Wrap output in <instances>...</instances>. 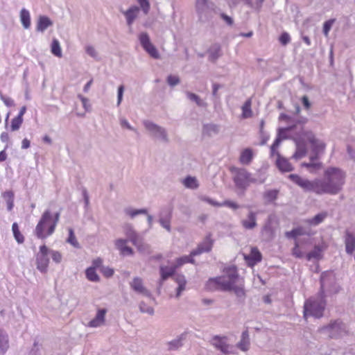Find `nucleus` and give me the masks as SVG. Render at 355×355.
Here are the masks:
<instances>
[{"label": "nucleus", "mask_w": 355, "mask_h": 355, "mask_svg": "<svg viewBox=\"0 0 355 355\" xmlns=\"http://www.w3.org/2000/svg\"><path fill=\"white\" fill-rule=\"evenodd\" d=\"M288 178L306 191H312L317 195H336L343 189L346 174L339 168L328 167L324 171L322 178L313 181L302 178L297 174H291Z\"/></svg>", "instance_id": "f257e3e1"}, {"label": "nucleus", "mask_w": 355, "mask_h": 355, "mask_svg": "<svg viewBox=\"0 0 355 355\" xmlns=\"http://www.w3.org/2000/svg\"><path fill=\"white\" fill-rule=\"evenodd\" d=\"M207 291H232L238 296L245 295L243 279L240 278L236 268L230 267L225 271V275L215 278H210L206 283Z\"/></svg>", "instance_id": "f03ea898"}, {"label": "nucleus", "mask_w": 355, "mask_h": 355, "mask_svg": "<svg viewBox=\"0 0 355 355\" xmlns=\"http://www.w3.org/2000/svg\"><path fill=\"white\" fill-rule=\"evenodd\" d=\"M60 220V213L54 215L49 210H46L42 215L35 229V236L40 239H45L51 236Z\"/></svg>", "instance_id": "7ed1b4c3"}, {"label": "nucleus", "mask_w": 355, "mask_h": 355, "mask_svg": "<svg viewBox=\"0 0 355 355\" xmlns=\"http://www.w3.org/2000/svg\"><path fill=\"white\" fill-rule=\"evenodd\" d=\"M302 139L311 144L312 151L315 154V157H311L310 162L302 163V166L307 168L311 173H313L314 171L320 169L322 166L321 163L316 159L318 155L324 151L326 145L324 142L317 139L311 132H304L302 134Z\"/></svg>", "instance_id": "20e7f679"}, {"label": "nucleus", "mask_w": 355, "mask_h": 355, "mask_svg": "<svg viewBox=\"0 0 355 355\" xmlns=\"http://www.w3.org/2000/svg\"><path fill=\"white\" fill-rule=\"evenodd\" d=\"M325 305L326 302L322 296L318 299H309L305 302L304 306V319L307 320L309 316H313L316 318H321L323 315Z\"/></svg>", "instance_id": "39448f33"}, {"label": "nucleus", "mask_w": 355, "mask_h": 355, "mask_svg": "<svg viewBox=\"0 0 355 355\" xmlns=\"http://www.w3.org/2000/svg\"><path fill=\"white\" fill-rule=\"evenodd\" d=\"M254 181L255 180L251 178L250 173L245 169L236 168L235 170L234 182L238 188L245 189L251 182H254Z\"/></svg>", "instance_id": "423d86ee"}, {"label": "nucleus", "mask_w": 355, "mask_h": 355, "mask_svg": "<svg viewBox=\"0 0 355 355\" xmlns=\"http://www.w3.org/2000/svg\"><path fill=\"white\" fill-rule=\"evenodd\" d=\"M140 43L145 51L153 58H159V54L155 46L150 42L148 35L141 33L139 37Z\"/></svg>", "instance_id": "0eeeda50"}, {"label": "nucleus", "mask_w": 355, "mask_h": 355, "mask_svg": "<svg viewBox=\"0 0 355 355\" xmlns=\"http://www.w3.org/2000/svg\"><path fill=\"white\" fill-rule=\"evenodd\" d=\"M243 258L250 267H254L262 259V254L257 247L251 248L249 254H244Z\"/></svg>", "instance_id": "6e6552de"}, {"label": "nucleus", "mask_w": 355, "mask_h": 355, "mask_svg": "<svg viewBox=\"0 0 355 355\" xmlns=\"http://www.w3.org/2000/svg\"><path fill=\"white\" fill-rule=\"evenodd\" d=\"M213 246V241L210 236H207L202 243L198 248L191 252V256H196L203 252H209Z\"/></svg>", "instance_id": "1a4fd4ad"}, {"label": "nucleus", "mask_w": 355, "mask_h": 355, "mask_svg": "<svg viewBox=\"0 0 355 355\" xmlns=\"http://www.w3.org/2000/svg\"><path fill=\"white\" fill-rule=\"evenodd\" d=\"M106 313V309H98L96 316L89 322V327H98L103 325L105 321Z\"/></svg>", "instance_id": "9d476101"}, {"label": "nucleus", "mask_w": 355, "mask_h": 355, "mask_svg": "<svg viewBox=\"0 0 355 355\" xmlns=\"http://www.w3.org/2000/svg\"><path fill=\"white\" fill-rule=\"evenodd\" d=\"M144 125L146 129H148L149 131L154 133L155 136L161 137L162 139L166 141V133L165 130L162 128L161 127L157 126V125L154 124L152 122L150 121H145Z\"/></svg>", "instance_id": "9b49d317"}, {"label": "nucleus", "mask_w": 355, "mask_h": 355, "mask_svg": "<svg viewBox=\"0 0 355 355\" xmlns=\"http://www.w3.org/2000/svg\"><path fill=\"white\" fill-rule=\"evenodd\" d=\"M254 157V151L250 148H245L241 151L239 162L243 165H248Z\"/></svg>", "instance_id": "f8f14e48"}, {"label": "nucleus", "mask_w": 355, "mask_h": 355, "mask_svg": "<svg viewBox=\"0 0 355 355\" xmlns=\"http://www.w3.org/2000/svg\"><path fill=\"white\" fill-rule=\"evenodd\" d=\"M131 288L137 293L144 295H149V291L145 288L143 281L139 277H135L130 283Z\"/></svg>", "instance_id": "ddd939ff"}, {"label": "nucleus", "mask_w": 355, "mask_h": 355, "mask_svg": "<svg viewBox=\"0 0 355 355\" xmlns=\"http://www.w3.org/2000/svg\"><path fill=\"white\" fill-rule=\"evenodd\" d=\"M225 340V337L221 338L219 336H215L213 338V345L220 349L222 352L229 354L231 352L230 350V346L226 343Z\"/></svg>", "instance_id": "4468645a"}, {"label": "nucleus", "mask_w": 355, "mask_h": 355, "mask_svg": "<svg viewBox=\"0 0 355 355\" xmlns=\"http://www.w3.org/2000/svg\"><path fill=\"white\" fill-rule=\"evenodd\" d=\"M128 241L125 239H117L115 245L122 255H132V249L127 245Z\"/></svg>", "instance_id": "2eb2a0df"}, {"label": "nucleus", "mask_w": 355, "mask_h": 355, "mask_svg": "<svg viewBox=\"0 0 355 355\" xmlns=\"http://www.w3.org/2000/svg\"><path fill=\"white\" fill-rule=\"evenodd\" d=\"M277 158L276 164L280 171L284 172H289L293 170L292 165L288 159L281 157L279 153H277Z\"/></svg>", "instance_id": "dca6fc26"}, {"label": "nucleus", "mask_w": 355, "mask_h": 355, "mask_svg": "<svg viewBox=\"0 0 355 355\" xmlns=\"http://www.w3.org/2000/svg\"><path fill=\"white\" fill-rule=\"evenodd\" d=\"M178 268L175 265L168 267V266H160V275H161V280L165 281L168 277H172Z\"/></svg>", "instance_id": "f3484780"}, {"label": "nucleus", "mask_w": 355, "mask_h": 355, "mask_svg": "<svg viewBox=\"0 0 355 355\" xmlns=\"http://www.w3.org/2000/svg\"><path fill=\"white\" fill-rule=\"evenodd\" d=\"M256 214L250 211L248 215V219L242 220L241 223L244 228L252 230L257 226Z\"/></svg>", "instance_id": "a211bd4d"}, {"label": "nucleus", "mask_w": 355, "mask_h": 355, "mask_svg": "<svg viewBox=\"0 0 355 355\" xmlns=\"http://www.w3.org/2000/svg\"><path fill=\"white\" fill-rule=\"evenodd\" d=\"M49 259L48 257L36 255L37 268L42 272H46L49 266Z\"/></svg>", "instance_id": "6ab92c4d"}, {"label": "nucleus", "mask_w": 355, "mask_h": 355, "mask_svg": "<svg viewBox=\"0 0 355 355\" xmlns=\"http://www.w3.org/2000/svg\"><path fill=\"white\" fill-rule=\"evenodd\" d=\"M173 279L178 284L176 297H179L182 292L186 289L187 281L183 275H177L173 277Z\"/></svg>", "instance_id": "aec40b11"}, {"label": "nucleus", "mask_w": 355, "mask_h": 355, "mask_svg": "<svg viewBox=\"0 0 355 355\" xmlns=\"http://www.w3.org/2000/svg\"><path fill=\"white\" fill-rule=\"evenodd\" d=\"M139 8L137 6H132L124 12V15L127 19V23L129 26L132 25L133 21L137 16Z\"/></svg>", "instance_id": "412c9836"}, {"label": "nucleus", "mask_w": 355, "mask_h": 355, "mask_svg": "<svg viewBox=\"0 0 355 355\" xmlns=\"http://www.w3.org/2000/svg\"><path fill=\"white\" fill-rule=\"evenodd\" d=\"M52 25V21L50 19L46 16L40 17L37 24V30L38 31L43 32L46 30L49 26Z\"/></svg>", "instance_id": "4be33fe9"}, {"label": "nucleus", "mask_w": 355, "mask_h": 355, "mask_svg": "<svg viewBox=\"0 0 355 355\" xmlns=\"http://www.w3.org/2000/svg\"><path fill=\"white\" fill-rule=\"evenodd\" d=\"M220 46L218 44L212 45L209 50V59L215 62L220 56Z\"/></svg>", "instance_id": "5701e85b"}, {"label": "nucleus", "mask_w": 355, "mask_h": 355, "mask_svg": "<svg viewBox=\"0 0 355 355\" xmlns=\"http://www.w3.org/2000/svg\"><path fill=\"white\" fill-rule=\"evenodd\" d=\"M252 105V100L251 98H248L243 105L241 110L242 114L241 116L243 119L250 118L252 116V110L251 109Z\"/></svg>", "instance_id": "b1692460"}, {"label": "nucleus", "mask_w": 355, "mask_h": 355, "mask_svg": "<svg viewBox=\"0 0 355 355\" xmlns=\"http://www.w3.org/2000/svg\"><path fill=\"white\" fill-rule=\"evenodd\" d=\"M279 195V190L277 189H270L266 191L263 197L267 203H270L277 200Z\"/></svg>", "instance_id": "393cba45"}, {"label": "nucleus", "mask_w": 355, "mask_h": 355, "mask_svg": "<svg viewBox=\"0 0 355 355\" xmlns=\"http://www.w3.org/2000/svg\"><path fill=\"white\" fill-rule=\"evenodd\" d=\"M327 216V214L326 212H322L311 218L306 220L305 223L311 225H318L321 223Z\"/></svg>", "instance_id": "a878e982"}, {"label": "nucleus", "mask_w": 355, "mask_h": 355, "mask_svg": "<svg viewBox=\"0 0 355 355\" xmlns=\"http://www.w3.org/2000/svg\"><path fill=\"white\" fill-rule=\"evenodd\" d=\"M323 248L319 245L314 247V249L306 254L307 260L310 261L313 259H320L322 257Z\"/></svg>", "instance_id": "bb28decb"}, {"label": "nucleus", "mask_w": 355, "mask_h": 355, "mask_svg": "<svg viewBox=\"0 0 355 355\" xmlns=\"http://www.w3.org/2000/svg\"><path fill=\"white\" fill-rule=\"evenodd\" d=\"M12 230L16 241L19 244L23 243L25 241V238L22 233L20 232L19 226L17 223H14L12 224Z\"/></svg>", "instance_id": "cd10ccee"}, {"label": "nucleus", "mask_w": 355, "mask_h": 355, "mask_svg": "<svg viewBox=\"0 0 355 355\" xmlns=\"http://www.w3.org/2000/svg\"><path fill=\"white\" fill-rule=\"evenodd\" d=\"M2 196L6 202L8 210L11 211L14 207V193L12 191H6Z\"/></svg>", "instance_id": "c85d7f7f"}, {"label": "nucleus", "mask_w": 355, "mask_h": 355, "mask_svg": "<svg viewBox=\"0 0 355 355\" xmlns=\"http://www.w3.org/2000/svg\"><path fill=\"white\" fill-rule=\"evenodd\" d=\"M20 19L23 26L25 28H28L31 26V17L29 12L23 8L20 12Z\"/></svg>", "instance_id": "c756f323"}, {"label": "nucleus", "mask_w": 355, "mask_h": 355, "mask_svg": "<svg viewBox=\"0 0 355 355\" xmlns=\"http://www.w3.org/2000/svg\"><path fill=\"white\" fill-rule=\"evenodd\" d=\"M182 182L187 188L193 189L198 187V181L194 177L188 176L183 180Z\"/></svg>", "instance_id": "7c9ffc66"}, {"label": "nucleus", "mask_w": 355, "mask_h": 355, "mask_svg": "<svg viewBox=\"0 0 355 355\" xmlns=\"http://www.w3.org/2000/svg\"><path fill=\"white\" fill-rule=\"evenodd\" d=\"M128 237L130 241L138 248L139 251L143 250L142 241L135 232H132L130 234Z\"/></svg>", "instance_id": "2f4dec72"}, {"label": "nucleus", "mask_w": 355, "mask_h": 355, "mask_svg": "<svg viewBox=\"0 0 355 355\" xmlns=\"http://www.w3.org/2000/svg\"><path fill=\"white\" fill-rule=\"evenodd\" d=\"M85 275L88 280L91 282H98L99 277L97 275L95 268L92 267L88 268L85 271Z\"/></svg>", "instance_id": "473e14b6"}, {"label": "nucleus", "mask_w": 355, "mask_h": 355, "mask_svg": "<svg viewBox=\"0 0 355 355\" xmlns=\"http://www.w3.org/2000/svg\"><path fill=\"white\" fill-rule=\"evenodd\" d=\"M51 53L58 57H62V51L60 43L57 39H53L51 43Z\"/></svg>", "instance_id": "72a5a7b5"}, {"label": "nucleus", "mask_w": 355, "mask_h": 355, "mask_svg": "<svg viewBox=\"0 0 355 355\" xmlns=\"http://www.w3.org/2000/svg\"><path fill=\"white\" fill-rule=\"evenodd\" d=\"M193 257L194 256H191V254H190L189 256H184L180 258H178L176 259L175 265L176 266L177 268H179L181 266H182L185 263H194V260L193 259Z\"/></svg>", "instance_id": "f704fd0d"}, {"label": "nucleus", "mask_w": 355, "mask_h": 355, "mask_svg": "<svg viewBox=\"0 0 355 355\" xmlns=\"http://www.w3.org/2000/svg\"><path fill=\"white\" fill-rule=\"evenodd\" d=\"M304 234V231L302 227H297L290 232H286V236L288 238L296 239L299 236Z\"/></svg>", "instance_id": "c9c22d12"}, {"label": "nucleus", "mask_w": 355, "mask_h": 355, "mask_svg": "<svg viewBox=\"0 0 355 355\" xmlns=\"http://www.w3.org/2000/svg\"><path fill=\"white\" fill-rule=\"evenodd\" d=\"M22 123H23V118H20L17 116H15L11 121L10 130L11 131L18 130L20 128Z\"/></svg>", "instance_id": "e433bc0d"}, {"label": "nucleus", "mask_w": 355, "mask_h": 355, "mask_svg": "<svg viewBox=\"0 0 355 355\" xmlns=\"http://www.w3.org/2000/svg\"><path fill=\"white\" fill-rule=\"evenodd\" d=\"M69 236L67 241L75 248H79V243L76 239L72 228H69Z\"/></svg>", "instance_id": "4c0bfd02"}, {"label": "nucleus", "mask_w": 355, "mask_h": 355, "mask_svg": "<svg viewBox=\"0 0 355 355\" xmlns=\"http://www.w3.org/2000/svg\"><path fill=\"white\" fill-rule=\"evenodd\" d=\"M304 252L300 247L298 241L295 240V246L292 249V255L296 258H302L304 257Z\"/></svg>", "instance_id": "58836bf2"}, {"label": "nucleus", "mask_w": 355, "mask_h": 355, "mask_svg": "<svg viewBox=\"0 0 355 355\" xmlns=\"http://www.w3.org/2000/svg\"><path fill=\"white\" fill-rule=\"evenodd\" d=\"M306 154V148L304 146L301 145L300 143L297 144V148L293 157L295 159H301Z\"/></svg>", "instance_id": "ea45409f"}, {"label": "nucleus", "mask_w": 355, "mask_h": 355, "mask_svg": "<svg viewBox=\"0 0 355 355\" xmlns=\"http://www.w3.org/2000/svg\"><path fill=\"white\" fill-rule=\"evenodd\" d=\"M8 348V336L0 333V349L3 352H5Z\"/></svg>", "instance_id": "a19ab883"}, {"label": "nucleus", "mask_w": 355, "mask_h": 355, "mask_svg": "<svg viewBox=\"0 0 355 355\" xmlns=\"http://www.w3.org/2000/svg\"><path fill=\"white\" fill-rule=\"evenodd\" d=\"M335 21H336L335 19H331L326 21L324 23L322 31H323V33L325 37H327L329 36V33Z\"/></svg>", "instance_id": "79ce46f5"}, {"label": "nucleus", "mask_w": 355, "mask_h": 355, "mask_svg": "<svg viewBox=\"0 0 355 355\" xmlns=\"http://www.w3.org/2000/svg\"><path fill=\"white\" fill-rule=\"evenodd\" d=\"M204 132L208 135H211L212 133H218V126L214 124L205 125Z\"/></svg>", "instance_id": "37998d69"}, {"label": "nucleus", "mask_w": 355, "mask_h": 355, "mask_svg": "<svg viewBox=\"0 0 355 355\" xmlns=\"http://www.w3.org/2000/svg\"><path fill=\"white\" fill-rule=\"evenodd\" d=\"M208 0H197L196 3V8L198 13H201L207 6Z\"/></svg>", "instance_id": "c03bdc74"}, {"label": "nucleus", "mask_w": 355, "mask_h": 355, "mask_svg": "<svg viewBox=\"0 0 355 355\" xmlns=\"http://www.w3.org/2000/svg\"><path fill=\"white\" fill-rule=\"evenodd\" d=\"M237 347L242 351H247L250 347V340L241 339L240 342L237 344Z\"/></svg>", "instance_id": "a18cd8bd"}, {"label": "nucleus", "mask_w": 355, "mask_h": 355, "mask_svg": "<svg viewBox=\"0 0 355 355\" xmlns=\"http://www.w3.org/2000/svg\"><path fill=\"white\" fill-rule=\"evenodd\" d=\"M126 213L131 218H133L135 216H137V214H147V211L145 209H129L126 210Z\"/></svg>", "instance_id": "49530a36"}, {"label": "nucleus", "mask_w": 355, "mask_h": 355, "mask_svg": "<svg viewBox=\"0 0 355 355\" xmlns=\"http://www.w3.org/2000/svg\"><path fill=\"white\" fill-rule=\"evenodd\" d=\"M140 7L145 14H148L150 10V3L148 0H137Z\"/></svg>", "instance_id": "de8ad7c7"}, {"label": "nucleus", "mask_w": 355, "mask_h": 355, "mask_svg": "<svg viewBox=\"0 0 355 355\" xmlns=\"http://www.w3.org/2000/svg\"><path fill=\"white\" fill-rule=\"evenodd\" d=\"M279 40L282 45L285 46L290 42L291 37L288 33L284 32L279 36Z\"/></svg>", "instance_id": "09e8293b"}, {"label": "nucleus", "mask_w": 355, "mask_h": 355, "mask_svg": "<svg viewBox=\"0 0 355 355\" xmlns=\"http://www.w3.org/2000/svg\"><path fill=\"white\" fill-rule=\"evenodd\" d=\"M281 142V139L279 138H277L275 141L273 142L272 145L271 146L270 150H271V155L274 156L275 155H277V153H279L277 150L279 146V144Z\"/></svg>", "instance_id": "8fccbe9b"}, {"label": "nucleus", "mask_w": 355, "mask_h": 355, "mask_svg": "<svg viewBox=\"0 0 355 355\" xmlns=\"http://www.w3.org/2000/svg\"><path fill=\"white\" fill-rule=\"evenodd\" d=\"M167 82L171 86H175L179 83L180 80L178 76L170 75L167 78Z\"/></svg>", "instance_id": "3c124183"}, {"label": "nucleus", "mask_w": 355, "mask_h": 355, "mask_svg": "<svg viewBox=\"0 0 355 355\" xmlns=\"http://www.w3.org/2000/svg\"><path fill=\"white\" fill-rule=\"evenodd\" d=\"M187 96L189 97V98L190 100L195 101L198 105H202V101L200 99V98L196 94L191 93V92H188Z\"/></svg>", "instance_id": "603ef678"}, {"label": "nucleus", "mask_w": 355, "mask_h": 355, "mask_svg": "<svg viewBox=\"0 0 355 355\" xmlns=\"http://www.w3.org/2000/svg\"><path fill=\"white\" fill-rule=\"evenodd\" d=\"M51 257L53 261H55V263H60L62 260V255L58 251H52Z\"/></svg>", "instance_id": "864d4df0"}, {"label": "nucleus", "mask_w": 355, "mask_h": 355, "mask_svg": "<svg viewBox=\"0 0 355 355\" xmlns=\"http://www.w3.org/2000/svg\"><path fill=\"white\" fill-rule=\"evenodd\" d=\"M101 271L106 277H112L114 274V270L110 268H103Z\"/></svg>", "instance_id": "5fc2aeb1"}, {"label": "nucleus", "mask_w": 355, "mask_h": 355, "mask_svg": "<svg viewBox=\"0 0 355 355\" xmlns=\"http://www.w3.org/2000/svg\"><path fill=\"white\" fill-rule=\"evenodd\" d=\"M48 254L49 248L45 245H43L40 247V252L37 255L48 257Z\"/></svg>", "instance_id": "6e6d98bb"}, {"label": "nucleus", "mask_w": 355, "mask_h": 355, "mask_svg": "<svg viewBox=\"0 0 355 355\" xmlns=\"http://www.w3.org/2000/svg\"><path fill=\"white\" fill-rule=\"evenodd\" d=\"M223 206H227L233 209H236L239 208V205L236 202L230 200H226L223 202Z\"/></svg>", "instance_id": "4d7b16f0"}, {"label": "nucleus", "mask_w": 355, "mask_h": 355, "mask_svg": "<svg viewBox=\"0 0 355 355\" xmlns=\"http://www.w3.org/2000/svg\"><path fill=\"white\" fill-rule=\"evenodd\" d=\"M302 103L306 110H309L311 107V103L309 101V98L306 96L302 97Z\"/></svg>", "instance_id": "13d9d810"}, {"label": "nucleus", "mask_w": 355, "mask_h": 355, "mask_svg": "<svg viewBox=\"0 0 355 355\" xmlns=\"http://www.w3.org/2000/svg\"><path fill=\"white\" fill-rule=\"evenodd\" d=\"M169 345H170L171 349H174L178 348L180 346L182 345L181 340H180V339L175 340L170 343Z\"/></svg>", "instance_id": "bf43d9fd"}, {"label": "nucleus", "mask_w": 355, "mask_h": 355, "mask_svg": "<svg viewBox=\"0 0 355 355\" xmlns=\"http://www.w3.org/2000/svg\"><path fill=\"white\" fill-rule=\"evenodd\" d=\"M1 100L8 107L12 106L14 104L13 100L11 99L10 98H9V97H3V96H2L1 97Z\"/></svg>", "instance_id": "052dcab7"}, {"label": "nucleus", "mask_w": 355, "mask_h": 355, "mask_svg": "<svg viewBox=\"0 0 355 355\" xmlns=\"http://www.w3.org/2000/svg\"><path fill=\"white\" fill-rule=\"evenodd\" d=\"M123 89L124 87L123 85L119 86L118 89V105H119L122 101Z\"/></svg>", "instance_id": "680f3d73"}, {"label": "nucleus", "mask_w": 355, "mask_h": 355, "mask_svg": "<svg viewBox=\"0 0 355 355\" xmlns=\"http://www.w3.org/2000/svg\"><path fill=\"white\" fill-rule=\"evenodd\" d=\"M221 17L225 21V22L229 24V25H232L233 24V20L232 19V18L229 16H227V15L224 14V13H222L220 15Z\"/></svg>", "instance_id": "e2e57ef3"}, {"label": "nucleus", "mask_w": 355, "mask_h": 355, "mask_svg": "<svg viewBox=\"0 0 355 355\" xmlns=\"http://www.w3.org/2000/svg\"><path fill=\"white\" fill-rule=\"evenodd\" d=\"M205 200L206 202H207L209 204H210L213 206H215V207H222L223 206V203L216 202L210 198H205Z\"/></svg>", "instance_id": "0e129e2a"}, {"label": "nucleus", "mask_w": 355, "mask_h": 355, "mask_svg": "<svg viewBox=\"0 0 355 355\" xmlns=\"http://www.w3.org/2000/svg\"><path fill=\"white\" fill-rule=\"evenodd\" d=\"M30 146H31V142L28 139L25 138L22 140L21 148L23 149H27L30 147Z\"/></svg>", "instance_id": "69168bd1"}, {"label": "nucleus", "mask_w": 355, "mask_h": 355, "mask_svg": "<svg viewBox=\"0 0 355 355\" xmlns=\"http://www.w3.org/2000/svg\"><path fill=\"white\" fill-rule=\"evenodd\" d=\"M1 140L3 142H8L10 139V137L8 132H3L1 134Z\"/></svg>", "instance_id": "338daca9"}, {"label": "nucleus", "mask_w": 355, "mask_h": 355, "mask_svg": "<svg viewBox=\"0 0 355 355\" xmlns=\"http://www.w3.org/2000/svg\"><path fill=\"white\" fill-rule=\"evenodd\" d=\"M102 264V259L100 258H97L93 261V267L92 268H99Z\"/></svg>", "instance_id": "774afa93"}]
</instances>
